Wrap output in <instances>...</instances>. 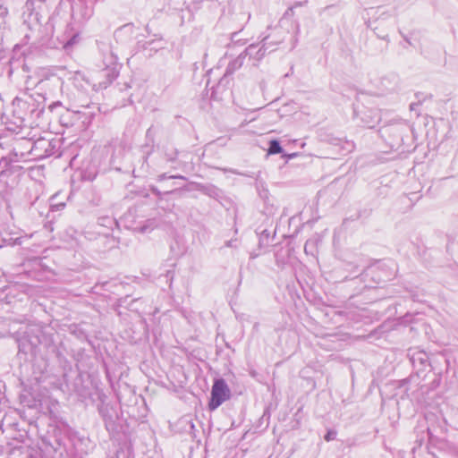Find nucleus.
Listing matches in <instances>:
<instances>
[{
	"label": "nucleus",
	"mask_w": 458,
	"mask_h": 458,
	"mask_svg": "<svg viewBox=\"0 0 458 458\" xmlns=\"http://www.w3.org/2000/svg\"><path fill=\"white\" fill-rule=\"evenodd\" d=\"M230 389L224 379L215 381L211 390V400L208 403L210 411L218 408L224 402L230 398Z\"/></svg>",
	"instance_id": "f257e3e1"
},
{
	"label": "nucleus",
	"mask_w": 458,
	"mask_h": 458,
	"mask_svg": "<svg viewBox=\"0 0 458 458\" xmlns=\"http://www.w3.org/2000/svg\"><path fill=\"white\" fill-rule=\"evenodd\" d=\"M282 152V148L279 144V142L276 140L270 141L269 148H268V154L274 155L278 154Z\"/></svg>",
	"instance_id": "f03ea898"
},
{
	"label": "nucleus",
	"mask_w": 458,
	"mask_h": 458,
	"mask_svg": "<svg viewBox=\"0 0 458 458\" xmlns=\"http://www.w3.org/2000/svg\"><path fill=\"white\" fill-rule=\"evenodd\" d=\"M335 432H331V431H329V432L326 435L325 439H326L327 441H330V440H332V439H334V438H335Z\"/></svg>",
	"instance_id": "7ed1b4c3"
},
{
	"label": "nucleus",
	"mask_w": 458,
	"mask_h": 458,
	"mask_svg": "<svg viewBox=\"0 0 458 458\" xmlns=\"http://www.w3.org/2000/svg\"><path fill=\"white\" fill-rule=\"evenodd\" d=\"M76 40V37H73L68 43H67V46L69 45H72Z\"/></svg>",
	"instance_id": "20e7f679"
},
{
	"label": "nucleus",
	"mask_w": 458,
	"mask_h": 458,
	"mask_svg": "<svg viewBox=\"0 0 458 458\" xmlns=\"http://www.w3.org/2000/svg\"><path fill=\"white\" fill-rule=\"evenodd\" d=\"M15 242H16L17 243H21V240H20V239H16V240H15Z\"/></svg>",
	"instance_id": "39448f33"
}]
</instances>
